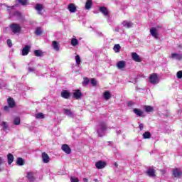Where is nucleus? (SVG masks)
<instances>
[{
  "mask_svg": "<svg viewBox=\"0 0 182 182\" xmlns=\"http://www.w3.org/2000/svg\"><path fill=\"white\" fill-rule=\"evenodd\" d=\"M149 82L152 85H157V83L160 82V80H159V74L157 73L151 74L149 76Z\"/></svg>",
  "mask_w": 182,
  "mask_h": 182,
  "instance_id": "1",
  "label": "nucleus"
},
{
  "mask_svg": "<svg viewBox=\"0 0 182 182\" xmlns=\"http://www.w3.org/2000/svg\"><path fill=\"white\" fill-rule=\"evenodd\" d=\"M10 28L13 33H21V31L22 30V28L18 23H11L10 25Z\"/></svg>",
  "mask_w": 182,
  "mask_h": 182,
  "instance_id": "2",
  "label": "nucleus"
},
{
  "mask_svg": "<svg viewBox=\"0 0 182 182\" xmlns=\"http://www.w3.org/2000/svg\"><path fill=\"white\" fill-rule=\"evenodd\" d=\"M107 164L103 161H98L97 162L95 163V167L98 170H102V168H105Z\"/></svg>",
  "mask_w": 182,
  "mask_h": 182,
  "instance_id": "3",
  "label": "nucleus"
},
{
  "mask_svg": "<svg viewBox=\"0 0 182 182\" xmlns=\"http://www.w3.org/2000/svg\"><path fill=\"white\" fill-rule=\"evenodd\" d=\"M61 149L66 154H70V153H72V149H70V146L66 144L62 145Z\"/></svg>",
  "mask_w": 182,
  "mask_h": 182,
  "instance_id": "4",
  "label": "nucleus"
},
{
  "mask_svg": "<svg viewBox=\"0 0 182 182\" xmlns=\"http://www.w3.org/2000/svg\"><path fill=\"white\" fill-rule=\"evenodd\" d=\"M7 103L9 106V107H11V109H14V107H15L16 106V102H15V100H14V98L9 97L7 99Z\"/></svg>",
  "mask_w": 182,
  "mask_h": 182,
  "instance_id": "5",
  "label": "nucleus"
},
{
  "mask_svg": "<svg viewBox=\"0 0 182 182\" xmlns=\"http://www.w3.org/2000/svg\"><path fill=\"white\" fill-rule=\"evenodd\" d=\"M73 97H74V99H76V100H79V99L82 97V92H80V90H76L73 93Z\"/></svg>",
  "mask_w": 182,
  "mask_h": 182,
  "instance_id": "6",
  "label": "nucleus"
},
{
  "mask_svg": "<svg viewBox=\"0 0 182 182\" xmlns=\"http://www.w3.org/2000/svg\"><path fill=\"white\" fill-rule=\"evenodd\" d=\"M146 174H147L149 177H156V170L153 168H149L146 171Z\"/></svg>",
  "mask_w": 182,
  "mask_h": 182,
  "instance_id": "7",
  "label": "nucleus"
},
{
  "mask_svg": "<svg viewBox=\"0 0 182 182\" xmlns=\"http://www.w3.org/2000/svg\"><path fill=\"white\" fill-rule=\"evenodd\" d=\"M181 175H182V172H181V171H180V169L176 168L173 170V176L176 178H180V177H181Z\"/></svg>",
  "mask_w": 182,
  "mask_h": 182,
  "instance_id": "8",
  "label": "nucleus"
},
{
  "mask_svg": "<svg viewBox=\"0 0 182 182\" xmlns=\"http://www.w3.org/2000/svg\"><path fill=\"white\" fill-rule=\"evenodd\" d=\"M150 33L151 36L155 38V39H159V33H157V28L153 27L150 29Z\"/></svg>",
  "mask_w": 182,
  "mask_h": 182,
  "instance_id": "9",
  "label": "nucleus"
},
{
  "mask_svg": "<svg viewBox=\"0 0 182 182\" xmlns=\"http://www.w3.org/2000/svg\"><path fill=\"white\" fill-rule=\"evenodd\" d=\"M29 52H31V46L26 45L24 46V48H23L22 55L26 56L29 53Z\"/></svg>",
  "mask_w": 182,
  "mask_h": 182,
  "instance_id": "10",
  "label": "nucleus"
},
{
  "mask_svg": "<svg viewBox=\"0 0 182 182\" xmlns=\"http://www.w3.org/2000/svg\"><path fill=\"white\" fill-rule=\"evenodd\" d=\"M41 157L43 159V162L44 163H49V161H50V158L46 152H43L41 154Z\"/></svg>",
  "mask_w": 182,
  "mask_h": 182,
  "instance_id": "11",
  "label": "nucleus"
},
{
  "mask_svg": "<svg viewBox=\"0 0 182 182\" xmlns=\"http://www.w3.org/2000/svg\"><path fill=\"white\" fill-rule=\"evenodd\" d=\"M133 112L138 117H144V115H143V111L140 109L135 108L133 109Z\"/></svg>",
  "mask_w": 182,
  "mask_h": 182,
  "instance_id": "12",
  "label": "nucleus"
},
{
  "mask_svg": "<svg viewBox=\"0 0 182 182\" xmlns=\"http://www.w3.org/2000/svg\"><path fill=\"white\" fill-rule=\"evenodd\" d=\"M132 58L134 62H141V58H140V55L137 54L136 53H132Z\"/></svg>",
  "mask_w": 182,
  "mask_h": 182,
  "instance_id": "13",
  "label": "nucleus"
},
{
  "mask_svg": "<svg viewBox=\"0 0 182 182\" xmlns=\"http://www.w3.org/2000/svg\"><path fill=\"white\" fill-rule=\"evenodd\" d=\"M99 11H100V12L103 14V15H105V16H109V10H107V8H106L105 6L100 7Z\"/></svg>",
  "mask_w": 182,
  "mask_h": 182,
  "instance_id": "14",
  "label": "nucleus"
},
{
  "mask_svg": "<svg viewBox=\"0 0 182 182\" xmlns=\"http://www.w3.org/2000/svg\"><path fill=\"white\" fill-rule=\"evenodd\" d=\"M26 178H28V180L30 182H34L35 180H36L35 176H33V173H32V172H28L27 173Z\"/></svg>",
  "mask_w": 182,
  "mask_h": 182,
  "instance_id": "15",
  "label": "nucleus"
},
{
  "mask_svg": "<svg viewBox=\"0 0 182 182\" xmlns=\"http://www.w3.org/2000/svg\"><path fill=\"white\" fill-rule=\"evenodd\" d=\"M68 11H70L72 14H75V12H76L77 9H76V6L75 5V4H70L68 5Z\"/></svg>",
  "mask_w": 182,
  "mask_h": 182,
  "instance_id": "16",
  "label": "nucleus"
},
{
  "mask_svg": "<svg viewBox=\"0 0 182 182\" xmlns=\"http://www.w3.org/2000/svg\"><path fill=\"white\" fill-rule=\"evenodd\" d=\"M61 97H63V99H69V97H70V92L68 90H63L61 92Z\"/></svg>",
  "mask_w": 182,
  "mask_h": 182,
  "instance_id": "17",
  "label": "nucleus"
},
{
  "mask_svg": "<svg viewBox=\"0 0 182 182\" xmlns=\"http://www.w3.org/2000/svg\"><path fill=\"white\" fill-rule=\"evenodd\" d=\"M93 5V1L92 0H87L86 3H85V9L87 11H89V9H90L92 8V6Z\"/></svg>",
  "mask_w": 182,
  "mask_h": 182,
  "instance_id": "18",
  "label": "nucleus"
},
{
  "mask_svg": "<svg viewBox=\"0 0 182 182\" xmlns=\"http://www.w3.org/2000/svg\"><path fill=\"white\" fill-rule=\"evenodd\" d=\"M144 109L146 113H151V112H154V107L150 105H145Z\"/></svg>",
  "mask_w": 182,
  "mask_h": 182,
  "instance_id": "19",
  "label": "nucleus"
},
{
  "mask_svg": "<svg viewBox=\"0 0 182 182\" xmlns=\"http://www.w3.org/2000/svg\"><path fill=\"white\" fill-rule=\"evenodd\" d=\"M8 164L11 166L14 163V155L12 154H8L7 155Z\"/></svg>",
  "mask_w": 182,
  "mask_h": 182,
  "instance_id": "20",
  "label": "nucleus"
},
{
  "mask_svg": "<svg viewBox=\"0 0 182 182\" xmlns=\"http://www.w3.org/2000/svg\"><path fill=\"white\" fill-rule=\"evenodd\" d=\"M117 67L118 68V69H123L126 68V63L123 60L119 61L117 63Z\"/></svg>",
  "mask_w": 182,
  "mask_h": 182,
  "instance_id": "21",
  "label": "nucleus"
},
{
  "mask_svg": "<svg viewBox=\"0 0 182 182\" xmlns=\"http://www.w3.org/2000/svg\"><path fill=\"white\" fill-rule=\"evenodd\" d=\"M17 166H24L25 165V159L21 157L17 158L16 160Z\"/></svg>",
  "mask_w": 182,
  "mask_h": 182,
  "instance_id": "22",
  "label": "nucleus"
},
{
  "mask_svg": "<svg viewBox=\"0 0 182 182\" xmlns=\"http://www.w3.org/2000/svg\"><path fill=\"white\" fill-rule=\"evenodd\" d=\"M171 58H172V59H176L177 60H181L182 54L172 53Z\"/></svg>",
  "mask_w": 182,
  "mask_h": 182,
  "instance_id": "23",
  "label": "nucleus"
},
{
  "mask_svg": "<svg viewBox=\"0 0 182 182\" xmlns=\"http://www.w3.org/2000/svg\"><path fill=\"white\" fill-rule=\"evenodd\" d=\"M122 25L125 28H132V26H133V23H132L131 21H124Z\"/></svg>",
  "mask_w": 182,
  "mask_h": 182,
  "instance_id": "24",
  "label": "nucleus"
},
{
  "mask_svg": "<svg viewBox=\"0 0 182 182\" xmlns=\"http://www.w3.org/2000/svg\"><path fill=\"white\" fill-rule=\"evenodd\" d=\"M112 98V94L110 93L109 91H105L104 92V99H105V100H109V99Z\"/></svg>",
  "mask_w": 182,
  "mask_h": 182,
  "instance_id": "25",
  "label": "nucleus"
},
{
  "mask_svg": "<svg viewBox=\"0 0 182 182\" xmlns=\"http://www.w3.org/2000/svg\"><path fill=\"white\" fill-rule=\"evenodd\" d=\"M52 46L55 50L56 51L59 50V43H58V41H53Z\"/></svg>",
  "mask_w": 182,
  "mask_h": 182,
  "instance_id": "26",
  "label": "nucleus"
},
{
  "mask_svg": "<svg viewBox=\"0 0 182 182\" xmlns=\"http://www.w3.org/2000/svg\"><path fill=\"white\" fill-rule=\"evenodd\" d=\"M35 33L36 36H39L43 33V31H42V28L41 27H37Z\"/></svg>",
  "mask_w": 182,
  "mask_h": 182,
  "instance_id": "27",
  "label": "nucleus"
},
{
  "mask_svg": "<svg viewBox=\"0 0 182 182\" xmlns=\"http://www.w3.org/2000/svg\"><path fill=\"white\" fill-rule=\"evenodd\" d=\"M120 49H122V47L119 44H115L114 46L113 50H114L115 53H119V52H120Z\"/></svg>",
  "mask_w": 182,
  "mask_h": 182,
  "instance_id": "28",
  "label": "nucleus"
},
{
  "mask_svg": "<svg viewBox=\"0 0 182 182\" xmlns=\"http://www.w3.org/2000/svg\"><path fill=\"white\" fill-rule=\"evenodd\" d=\"M143 139H150L151 137V133L150 132H145L143 134Z\"/></svg>",
  "mask_w": 182,
  "mask_h": 182,
  "instance_id": "29",
  "label": "nucleus"
},
{
  "mask_svg": "<svg viewBox=\"0 0 182 182\" xmlns=\"http://www.w3.org/2000/svg\"><path fill=\"white\" fill-rule=\"evenodd\" d=\"M14 124L16 126H19L21 124V118H19V117L14 118Z\"/></svg>",
  "mask_w": 182,
  "mask_h": 182,
  "instance_id": "30",
  "label": "nucleus"
},
{
  "mask_svg": "<svg viewBox=\"0 0 182 182\" xmlns=\"http://www.w3.org/2000/svg\"><path fill=\"white\" fill-rule=\"evenodd\" d=\"M34 55L37 57L43 56V53L41 50H34Z\"/></svg>",
  "mask_w": 182,
  "mask_h": 182,
  "instance_id": "31",
  "label": "nucleus"
},
{
  "mask_svg": "<svg viewBox=\"0 0 182 182\" xmlns=\"http://www.w3.org/2000/svg\"><path fill=\"white\" fill-rule=\"evenodd\" d=\"M71 45L72 46H77L79 45V41L76 38H72Z\"/></svg>",
  "mask_w": 182,
  "mask_h": 182,
  "instance_id": "32",
  "label": "nucleus"
},
{
  "mask_svg": "<svg viewBox=\"0 0 182 182\" xmlns=\"http://www.w3.org/2000/svg\"><path fill=\"white\" fill-rule=\"evenodd\" d=\"M84 79V80L82 81V85L83 86H87V85H89V83H90V80L89 79V78H87V77H84L83 78Z\"/></svg>",
  "mask_w": 182,
  "mask_h": 182,
  "instance_id": "33",
  "label": "nucleus"
},
{
  "mask_svg": "<svg viewBox=\"0 0 182 182\" xmlns=\"http://www.w3.org/2000/svg\"><path fill=\"white\" fill-rule=\"evenodd\" d=\"M36 9L38 12H41V11H42V9H43V6H42V4H37L36 5Z\"/></svg>",
  "mask_w": 182,
  "mask_h": 182,
  "instance_id": "34",
  "label": "nucleus"
},
{
  "mask_svg": "<svg viewBox=\"0 0 182 182\" xmlns=\"http://www.w3.org/2000/svg\"><path fill=\"white\" fill-rule=\"evenodd\" d=\"M75 62L77 65H80V63L82 62V60L80 59V56L79 55H77L75 56Z\"/></svg>",
  "mask_w": 182,
  "mask_h": 182,
  "instance_id": "35",
  "label": "nucleus"
},
{
  "mask_svg": "<svg viewBox=\"0 0 182 182\" xmlns=\"http://www.w3.org/2000/svg\"><path fill=\"white\" fill-rule=\"evenodd\" d=\"M64 114H67L68 116H72V111L69 109H64Z\"/></svg>",
  "mask_w": 182,
  "mask_h": 182,
  "instance_id": "36",
  "label": "nucleus"
},
{
  "mask_svg": "<svg viewBox=\"0 0 182 182\" xmlns=\"http://www.w3.org/2000/svg\"><path fill=\"white\" fill-rule=\"evenodd\" d=\"M37 119H45V115L42 112H39L36 115Z\"/></svg>",
  "mask_w": 182,
  "mask_h": 182,
  "instance_id": "37",
  "label": "nucleus"
},
{
  "mask_svg": "<svg viewBox=\"0 0 182 182\" xmlns=\"http://www.w3.org/2000/svg\"><path fill=\"white\" fill-rule=\"evenodd\" d=\"M18 2H19V4H21V5H23V6H25L26 5H28V0H17Z\"/></svg>",
  "mask_w": 182,
  "mask_h": 182,
  "instance_id": "38",
  "label": "nucleus"
},
{
  "mask_svg": "<svg viewBox=\"0 0 182 182\" xmlns=\"http://www.w3.org/2000/svg\"><path fill=\"white\" fill-rule=\"evenodd\" d=\"M91 85H92V86H94V87L97 86V81H96V79H95V78H92V79H91Z\"/></svg>",
  "mask_w": 182,
  "mask_h": 182,
  "instance_id": "39",
  "label": "nucleus"
},
{
  "mask_svg": "<svg viewBox=\"0 0 182 182\" xmlns=\"http://www.w3.org/2000/svg\"><path fill=\"white\" fill-rule=\"evenodd\" d=\"M100 127H101L102 132H105V130H106L107 129L106 124L105 123H101Z\"/></svg>",
  "mask_w": 182,
  "mask_h": 182,
  "instance_id": "40",
  "label": "nucleus"
},
{
  "mask_svg": "<svg viewBox=\"0 0 182 182\" xmlns=\"http://www.w3.org/2000/svg\"><path fill=\"white\" fill-rule=\"evenodd\" d=\"M1 126L3 127V129H4V130H6L8 129V123L3 122L1 123Z\"/></svg>",
  "mask_w": 182,
  "mask_h": 182,
  "instance_id": "41",
  "label": "nucleus"
},
{
  "mask_svg": "<svg viewBox=\"0 0 182 182\" xmlns=\"http://www.w3.org/2000/svg\"><path fill=\"white\" fill-rule=\"evenodd\" d=\"M176 76H177L178 79H181L182 78V71L181 70L178 71Z\"/></svg>",
  "mask_w": 182,
  "mask_h": 182,
  "instance_id": "42",
  "label": "nucleus"
},
{
  "mask_svg": "<svg viewBox=\"0 0 182 182\" xmlns=\"http://www.w3.org/2000/svg\"><path fill=\"white\" fill-rule=\"evenodd\" d=\"M6 42L9 48H12V41L11 39H8Z\"/></svg>",
  "mask_w": 182,
  "mask_h": 182,
  "instance_id": "43",
  "label": "nucleus"
},
{
  "mask_svg": "<svg viewBox=\"0 0 182 182\" xmlns=\"http://www.w3.org/2000/svg\"><path fill=\"white\" fill-rule=\"evenodd\" d=\"M70 181H71V182H79V178H73V177H71V178H70Z\"/></svg>",
  "mask_w": 182,
  "mask_h": 182,
  "instance_id": "44",
  "label": "nucleus"
},
{
  "mask_svg": "<svg viewBox=\"0 0 182 182\" xmlns=\"http://www.w3.org/2000/svg\"><path fill=\"white\" fill-rule=\"evenodd\" d=\"M10 107H11L6 105V106H4V110L5 112H9V108H10Z\"/></svg>",
  "mask_w": 182,
  "mask_h": 182,
  "instance_id": "45",
  "label": "nucleus"
},
{
  "mask_svg": "<svg viewBox=\"0 0 182 182\" xmlns=\"http://www.w3.org/2000/svg\"><path fill=\"white\" fill-rule=\"evenodd\" d=\"M4 158L0 156V166H1V164H4Z\"/></svg>",
  "mask_w": 182,
  "mask_h": 182,
  "instance_id": "46",
  "label": "nucleus"
},
{
  "mask_svg": "<svg viewBox=\"0 0 182 182\" xmlns=\"http://www.w3.org/2000/svg\"><path fill=\"white\" fill-rule=\"evenodd\" d=\"M144 128V125L143 124H139V130H143Z\"/></svg>",
  "mask_w": 182,
  "mask_h": 182,
  "instance_id": "47",
  "label": "nucleus"
},
{
  "mask_svg": "<svg viewBox=\"0 0 182 182\" xmlns=\"http://www.w3.org/2000/svg\"><path fill=\"white\" fill-rule=\"evenodd\" d=\"M28 70H29L30 72H33L35 70H33V68H28Z\"/></svg>",
  "mask_w": 182,
  "mask_h": 182,
  "instance_id": "48",
  "label": "nucleus"
},
{
  "mask_svg": "<svg viewBox=\"0 0 182 182\" xmlns=\"http://www.w3.org/2000/svg\"><path fill=\"white\" fill-rule=\"evenodd\" d=\"M114 165L117 168V167H119V164H117V162H115L114 164Z\"/></svg>",
  "mask_w": 182,
  "mask_h": 182,
  "instance_id": "49",
  "label": "nucleus"
},
{
  "mask_svg": "<svg viewBox=\"0 0 182 182\" xmlns=\"http://www.w3.org/2000/svg\"><path fill=\"white\" fill-rule=\"evenodd\" d=\"M83 181H84V182H88L87 178H83Z\"/></svg>",
  "mask_w": 182,
  "mask_h": 182,
  "instance_id": "50",
  "label": "nucleus"
},
{
  "mask_svg": "<svg viewBox=\"0 0 182 182\" xmlns=\"http://www.w3.org/2000/svg\"><path fill=\"white\" fill-rule=\"evenodd\" d=\"M94 181L97 182V179H95Z\"/></svg>",
  "mask_w": 182,
  "mask_h": 182,
  "instance_id": "51",
  "label": "nucleus"
}]
</instances>
